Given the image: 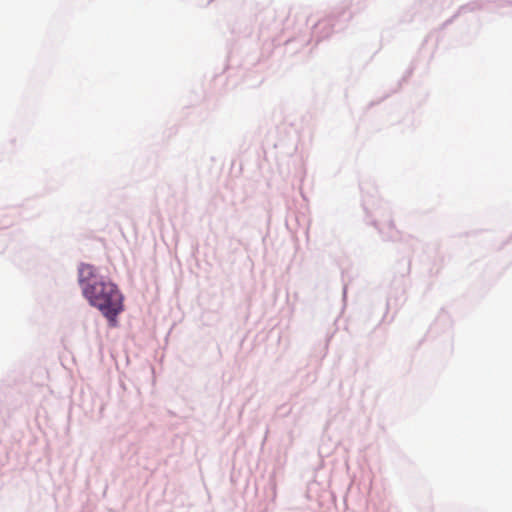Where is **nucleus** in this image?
Here are the masks:
<instances>
[{
    "instance_id": "f257e3e1",
    "label": "nucleus",
    "mask_w": 512,
    "mask_h": 512,
    "mask_svg": "<svg viewBox=\"0 0 512 512\" xmlns=\"http://www.w3.org/2000/svg\"><path fill=\"white\" fill-rule=\"evenodd\" d=\"M83 295L111 326H116L117 316L123 311V296L115 284L105 281L87 283L83 287Z\"/></svg>"
},
{
    "instance_id": "f03ea898",
    "label": "nucleus",
    "mask_w": 512,
    "mask_h": 512,
    "mask_svg": "<svg viewBox=\"0 0 512 512\" xmlns=\"http://www.w3.org/2000/svg\"><path fill=\"white\" fill-rule=\"evenodd\" d=\"M96 269L90 264H81L78 268V281L83 288L95 277Z\"/></svg>"
}]
</instances>
